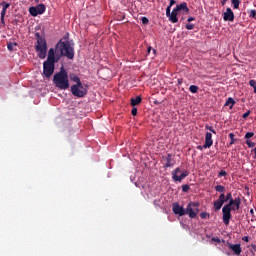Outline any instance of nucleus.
I'll use <instances>...</instances> for the list:
<instances>
[{
	"label": "nucleus",
	"instance_id": "34",
	"mask_svg": "<svg viewBox=\"0 0 256 256\" xmlns=\"http://www.w3.org/2000/svg\"><path fill=\"white\" fill-rule=\"evenodd\" d=\"M226 175H227V171L221 170V171L219 172V174H218V177H226Z\"/></svg>",
	"mask_w": 256,
	"mask_h": 256
},
{
	"label": "nucleus",
	"instance_id": "2",
	"mask_svg": "<svg viewBox=\"0 0 256 256\" xmlns=\"http://www.w3.org/2000/svg\"><path fill=\"white\" fill-rule=\"evenodd\" d=\"M223 201L224 203H227V201H229L222 208L223 223L224 225L229 226V223L231 222V217H232L231 211H239L241 209V198L236 197L235 199H233V194L229 192L226 194V196L224 194Z\"/></svg>",
	"mask_w": 256,
	"mask_h": 256
},
{
	"label": "nucleus",
	"instance_id": "33",
	"mask_svg": "<svg viewBox=\"0 0 256 256\" xmlns=\"http://www.w3.org/2000/svg\"><path fill=\"white\" fill-rule=\"evenodd\" d=\"M141 21H142L143 25H147V24L149 23V18H147V17H142V18H141Z\"/></svg>",
	"mask_w": 256,
	"mask_h": 256
},
{
	"label": "nucleus",
	"instance_id": "42",
	"mask_svg": "<svg viewBox=\"0 0 256 256\" xmlns=\"http://www.w3.org/2000/svg\"><path fill=\"white\" fill-rule=\"evenodd\" d=\"M175 3H177L175 0H170V3H169V7H172L173 5H175Z\"/></svg>",
	"mask_w": 256,
	"mask_h": 256
},
{
	"label": "nucleus",
	"instance_id": "21",
	"mask_svg": "<svg viewBox=\"0 0 256 256\" xmlns=\"http://www.w3.org/2000/svg\"><path fill=\"white\" fill-rule=\"evenodd\" d=\"M228 137H229V139L231 140V141H230V145H235V142L237 141V140L235 139V134H234V133H230V134L228 135Z\"/></svg>",
	"mask_w": 256,
	"mask_h": 256
},
{
	"label": "nucleus",
	"instance_id": "32",
	"mask_svg": "<svg viewBox=\"0 0 256 256\" xmlns=\"http://www.w3.org/2000/svg\"><path fill=\"white\" fill-rule=\"evenodd\" d=\"M186 29L188 31H191V30L195 29V24H186Z\"/></svg>",
	"mask_w": 256,
	"mask_h": 256
},
{
	"label": "nucleus",
	"instance_id": "8",
	"mask_svg": "<svg viewBox=\"0 0 256 256\" xmlns=\"http://www.w3.org/2000/svg\"><path fill=\"white\" fill-rule=\"evenodd\" d=\"M179 173H181V168L177 167L174 171H172V179L175 182L181 183L185 177L189 176V172L187 170L183 171L180 176Z\"/></svg>",
	"mask_w": 256,
	"mask_h": 256
},
{
	"label": "nucleus",
	"instance_id": "1",
	"mask_svg": "<svg viewBox=\"0 0 256 256\" xmlns=\"http://www.w3.org/2000/svg\"><path fill=\"white\" fill-rule=\"evenodd\" d=\"M54 50V57L61 61V57H66L67 59H75V44L69 40V34L64 35L55 48H50Z\"/></svg>",
	"mask_w": 256,
	"mask_h": 256
},
{
	"label": "nucleus",
	"instance_id": "18",
	"mask_svg": "<svg viewBox=\"0 0 256 256\" xmlns=\"http://www.w3.org/2000/svg\"><path fill=\"white\" fill-rule=\"evenodd\" d=\"M142 98L141 96H136L135 98H131V106L136 107V105L141 104Z\"/></svg>",
	"mask_w": 256,
	"mask_h": 256
},
{
	"label": "nucleus",
	"instance_id": "43",
	"mask_svg": "<svg viewBox=\"0 0 256 256\" xmlns=\"http://www.w3.org/2000/svg\"><path fill=\"white\" fill-rule=\"evenodd\" d=\"M187 21H188V23H191V21H195V17H189V18L187 19Z\"/></svg>",
	"mask_w": 256,
	"mask_h": 256
},
{
	"label": "nucleus",
	"instance_id": "41",
	"mask_svg": "<svg viewBox=\"0 0 256 256\" xmlns=\"http://www.w3.org/2000/svg\"><path fill=\"white\" fill-rule=\"evenodd\" d=\"M242 241H245V243H249V236H244L242 238Z\"/></svg>",
	"mask_w": 256,
	"mask_h": 256
},
{
	"label": "nucleus",
	"instance_id": "11",
	"mask_svg": "<svg viewBox=\"0 0 256 256\" xmlns=\"http://www.w3.org/2000/svg\"><path fill=\"white\" fill-rule=\"evenodd\" d=\"M228 248L234 253V255H241L243 252V249L241 248V244H232V243H227Z\"/></svg>",
	"mask_w": 256,
	"mask_h": 256
},
{
	"label": "nucleus",
	"instance_id": "45",
	"mask_svg": "<svg viewBox=\"0 0 256 256\" xmlns=\"http://www.w3.org/2000/svg\"><path fill=\"white\" fill-rule=\"evenodd\" d=\"M197 149H198L199 151H203V149H205V147L199 145V146H197Z\"/></svg>",
	"mask_w": 256,
	"mask_h": 256
},
{
	"label": "nucleus",
	"instance_id": "4",
	"mask_svg": "<svg viewBox=\"0 0 256 256\" xmlns=\"http://www.w3.org/2000/svg\"><path fill=\"white\" fill-rule=\"evenodd\" d=\"M55 63H59V58L55 57V50L49 49L47 60L43 62V73L42 77L46 79H51L55 73Z\"/></svg>",
	"mask_w": 256,
	"mask_h": 256
},
{
	"label": "nucleus",
	"instance_id": "17",
	"mask_svg": "<svg viewBox=\"0 0 256 256\" xmlns=\"http://www.w3.org/2000/svg\"><path fill=\"white\" fill-rule=\"evenodd\" d=\"M166 163L164 164L165 169L169 167H173L175 165V161H173V156L171 154H167V157L164 158Z\"/></svg>",
	"mask_w": 256,
	"mask_h": 256
},
{
	"label": "nucleus",
	"instance_id": "28",
	"mask_svg": "<svg viewBox=\"0 0 256 256\" xmlns=\"http://www.w3.org/2000/svg\"><path fill=\"white\" fill-rule=\"evenodd\" d=\"M189 189H191V187L187 184L182 185V191L183 193H187V191H189Z\"/></svg>",
	"mask_w": 256,
	"mask_h": 256
},
{
	"label": "nucleus",
	"instance_id": "22",
	"mask_svg": "<svg viewBox=\"0 0 256 256\" xmlns=\"http://www.w3.org/2000/svg\"><path fill=\"white\" fill-rule=\"evenodd\" d=\"M232 1V5L234 9H239V5H241V1L240 0H231Z\"/></svg>",
	"mask_w": 256,
	"mask_h": 256
},
{
	"label": "nucleus",
	"instance_id": "10",
	"mask_svg": "<svg viewBox=\"0 0 256 256\" xmlns=\"http://www.w3.org/2000/svg\"><path fill=\"white\" fill-rule=\"evenodd\" d=\"M172 211L175 215H179L180 217H183V215H186V209L183 208V206H180L179 203L175 202L172 205Z\"/></svg>",
	"mask_w": 256,
	"mask_h": 256
},
{
	"label": "nucleus",
	"instance_id": "36",
	"mask_svg": "<svg viewBox=\"0 0 256 256\" xmlns=\"http://www.w3.org/2000/svg\"><path fill=\"white\" fill-rule=\"evenodd\" d=\"M249 85H250V87H253V89H255V87H256V81H255V80H250V81H249Z\"/></svg>",
	"mask_w": 256,
	"mask_h": 256
},
{
	"label": "nucleus",
	"instance_id": "12",
	"mask_svg": "<svg viewBox=\"0 0 256 256\" xmlns=\"http://www.w3.org/2000/svg\"><path fill=\"white\" fill-rule=\"evenodd\" d=\"M224 21H235V13H233V10L231 8H227L226 11L223 14Z\"/></svg>",
	"mask_w": 256,
	"mask_h": 256
},
{
	"label": "nucleus",
	"instance_id": "46",
	"mask_svg": "<svg viewBox=\"0 0 256 256\" xmlns=\"http://www.w3.org/2000/svg\"><path fill=\"white\" fill-rule=\"evenodd\" d=\"M250 213L252 214V217H255V211L253 209L250 210Z\"/></svg>",
	"mask_w": 256,
	"mask_h": 256
},
{
	"label": "nucleus",
	"instance_id": "7",
	"mask_svg": "<svg viewBox=\"0 0 256 256\" xmlns=\"http://www.w3.org/2000/svg\"><path fill=\"white\" fill-rule=\"evenodd\" d=\"M199 202H190L186 207V215L190 217V219H195L197 215H199Z\"/></svg>",
	"mask_w": 256,
	"mask_h": 256
},
{
	"label": "nucleus",
	"instance_id": "44",
	"mask_svg": "<svg viewBox=\"0 0 256 256\" xmlns=\"http://www.w3.org/2000/svg\"><path fill=\"white\" fill-rule=\"evenodd\" d=\"M152 47L151 46H149L148 48H147V53H148V55L151 53V51H152Z\"/></svg>",
	"mask_w": 256,
	"mask_h": 256
},
{
	"label": "nucleus",
	"instance_id": "38",
	"mask_svg": "<svg viewBox=\"0 0 256 256\" xmlns=\"http://www.w3.org/2000/svg\"><path fill=\"white\" fill-rule=\"evenodd\" d=\"M131 114L133 115V117H135V115H137V108L136 107L132 108Z\"/></svg>",
	"mask_w": 256,
	"mask_h": 256
},
{
	"label": "nucleus",
	"instance_id": "30",
	"mask_svg": "<svg viewBox=\"0 0 256 256\" xmlns=\"http://www.w3.org/2000/svg\"><path fill=\"white\" fill-rule=\"evenodd\" d=\"M255 136V133H253V132H247L246 134H245V139H251V137H254Z\"/></svg>",
	"mask_w": 256,
	"mask_h": 256
},
{
	"label": "nucleus",
	"instance_id": "51",
	"mask_svg": "<svg viewBox=\"0 0 256 256\" xmlns=\"http://www.w3.org/2000/svg\"><path fill=\"white\" fill-rule=\"evenodd\" d=\"M254 93H256V87L254 88Z\"/></svg>",
	"mask_w": 256,
	"mask_h": 256
},
{
	"label": "nucleus",
	"instance_id": "27",
	"mask_svg": "<svg viewBox=\"0 0 256 256\" xmlns=\"http://www.w3.org/2000/svg\"><path fill=\"white\" fill-rule=\"evenodd\" d=\"M200 217L201 219H209L210 215L207 212H202L200 213Z\"/></svg>",
	"mask_w": 256,
	"mask_h": 256
},
{
	"label": "nucleus",
	"instance_id": "40",
	"mask_svg": "<svg viewBox=\"0 0 256 256\" xmlns=\"http://www.w3.org/2000/svg\"><path fill=\"white\" fill-rule=\"evenodd\" d=\"M212 241H214L215 243H221V239H219V237L212 238Z\"/></svg>",
	"mask_w": 256,
	"mask_h": 256
},
{
	"label": "nucleus",
	"instance_id": "14",
	"mask_svg": "<svg viewBox=\"0 0 256 256\" xmlns=\"http://www.w3.org/2000/svg\"><path fill=\"white\" fill-rule=\"evenodd\" d=\"M223 199H225V194L224 193L220 194L217 201L214 202L215 211H220L221 207H223V204L225 203V200H223Z\"/></svg>",
	"mask_w": 256,
	"mask_h": 256
},
{
	"label": "nucleus",
	"instance_id": "26",
	"mask_svg": "<svg viewBox=\"0 0 256 256\" xmlns=\"http://www.w3.org/2000/svg\"><path fill=\"white\" fill-rule=\"evenodd\" d=\"M248 15H249V17H251L252 19H256V11H255V10H249V11H248Z\"/></svg>",
	"mask_w": 256,
	"mask_h": 256
},
{
	"label": "nucleus",
	"instance_id": "49",
	"mask_svg": "<svg viewBox=\"0 0 256 256\" xmlns=\"http://www.w3.org/2000/svg\"><path fill=\"white\" fill-rule=\"evenodd\" d=\"M78 91H83V88H81V87H78Z\"/></svg>",
	"mask_w": 256,
	"mask_h": 256
},
{
	"label": "nucleus",
	"instance_id": "19",
	"mask_svg": "<svg viewBox=\"0 0 256 256\" xmlns=\"http://www.w3.org/2000/svg\"><path fill=\"white\" fill-rule=\"evenodd\" d=\"M230 105V109H233V106L235 105V100L231 97H229L225 103V107H229Z\"/></svg>",
	"mask_w": 256,
	"mask_h": 256
},
{
	"label": "nucleus",
	"instance_id": "15",
	"mask_svg": "<svg viewBox=\"0 0 256 256\" xmlns=\"http://www.w3.org/2000/svg\"><path fill=\"white\" fill-rule=\"evenodd\" d=\"M178 13L179 12L174 8L172 12H170V15L167 16L171 23H179V18H177Z\"/></svg>",
	"mask_w": 256,
	"mask_h": 256
},
{
	"label": "nucleus",
	"instance_id": "39",
	"mask_svg": "<svg viewBox=\"0 0 256 256\" xmlns=\"http://www.w3.org/2000/svg\"><path fill=\"white\" fill-rule=\"evenodd\" d=\"M205 129H206V131H210V132H212L214 129H213V126H209V125H205Z\"/></svg>",
	"mask_w": 256,
	"mask_h": 256
},
{
	"label": "nucleus",
	"instance_id": "13",
	"mask_svg": "<svg viewBox=\"0 0 256 256\" xmlns=\"http://www.w3.org/2000/svg\"><path fill=\"white\" fill-rule=\"evenodd\" d=\"M213 146V134L211 132H206L205 134V144L203 145L204 149H209Z\"/></svg>",
	"mask_w": 256,
	"mask_h": 256
},
{
	"label": "nucleus",
	"instance_id": "37",
	"mask_svg": "<svg viewBox=\"0 0 256 256\" xmlns=\"http://www.w3.org/2000/svg\"><path fill=\"white\" fill-rule=\"evenodd\" d=\"M169 15H171V6H168L166 8V17H168Z\"/></svg>",
	"mask_w": 256,
	"mask_h": 256
},
{
	"label": "nucleus",
	"instance_id": "16",
	"mask_svg": "<svg viewBox=\"0 0 256 256\" xmlns=\"http://www.w3.org/2000/svg\"><path fill=\"white\" fill-rule=\"evenodd\" d=\"M174 9L178 13H179V11H184V13H189V7L187 6V2H182L180 4H177Z\"/></svg>",
	"mask_w": 256,
	"mask_h": 256
},
{
	"label": "nucleus",
	"instance_id": "52",
	"mask_svg": "<svg viewBox=\"0 0 256 256\" xmlns=\"http://www.w3.org/2000/svg\"><path fill=\"white\" fill-rule=\"evenodd\" d=\"M178 83H179V84H181V81H180V80H178Z\"/></svg>",
	"mask_w": 256,
	"mask_h": 256
},
{
	"label": "nucleus",
	"instance_id": "5",
	"mask_svg": "<svg viewBox=\"0 0 256 256\" xmlns=\"http://www.w3.org/2000/svg\"><path fill=\"white\" fill-rule=\"evenodd\" d=\"M69 79L73 81V83H76L71 86L70 91L74 97H85L87 95V89L84 88L83 83L81 82V78L77 76V74H70Z\"/></svg>",
	"mask_w": 256,
	"mask_h": 256
},
{
	"label": "nucleus",
	"instance_id": "31",
	"mask_svg": "<svg viewBox=\"0 0 256 256\" xmlns=\"http://www.w3.org/2000/svg\"><path fill=\"white\" fill-rule=\"evenodd\" d=\"M246 145H248V147L253 148L255 147V142H252L251 140H246Z\"/></svg>",
	"mask_w": 256,
	"mask_h": 256
},
{
	"label": "nucleus",
	"instance_id": "47",
	"mask_svg": "<svg viewBox=\"0 0 256 256\" xmlns=\"http://www.w3.org/2000/svg\"><path fill=\"white\" fill-rule=\"evenodd\" d=\"M225 3H227V0H222L221 1V5H225Z\"/></svg>",
	"mask_w": 256,
	"mask_h": 256
},
{
	"label": "nucleus",
	"instance_id": "25",
	"mask_svg": "<svg viewBox=\"0 0 256 256\" xmlns=\"http://www.w3.org/2000/svg\"><path fill=\"white\" fill-rule=\"evenodd\" d=\"M13 47H17V42L7 44L8 51H13Z\"/></svg>",
	"mask_w": 256,
	"mask_h": 256
},
{
	"label": "nucleus",
	"instance_id": "20",
	"mask_svg": "<svg viewBox=\"0 0 256 256\" xmlns=\"http://www.w3.org/2000/svg\"><path fill=\"white\" fill-rule=\"evenodd\" d=\"M215 191H217V193H225V188L223 185H217L215 186Z\"/></svg>",
	"mask_w": 256,
	"mask_h": 256
},
{
	"label": "nucleus",
	"instance_id": "9",
	"mask_svg": "<svg viewBox=\"0 0 256 256\" xmlns=\"http://www.w3.org/2000/svg\"><path fill=\"white\" fill-rule=\"evenodd\" d=\"M45 4H39L36 7L32 6L29 8V13L32 17H37V15H43L45 13Z\"/></svg>",
	"mask_w": 256,
	"mask_h": 256
},
{
	"label": "nucleus",
	"instance_id": "29",
	"mask_svg": "<svg viewBox=\"0 0 256 256\" xmlns=\"http://www.w3.org/2000/svg\"><path fill=\"white\" fill-rule=\"evenodd\" d=\"M0 15H1V21L4 22L5 21V15H7V10H2Z\"/></svg>",
	"mask_w": 256,
	"mask_h": 256
},
{
	"label": "nucleus",
	"instance_id": "3",
	"mask_svg": "<svg viewBox=\"0 0 256 256\" xmlns=\"http://www.w3.org/2000/svg\"><path fill=\"white\" fill-rule=\"evenodd\" d=\"M53 85L60 91H67L71 84L69 82V73L65 70V67H61L59 72H56L53 76Z\"/></svg>",
	"mask_w": 256,
	"mask_h": 256
},
{
	"label": "nucleus",
	"instance_id": "35",
	"mask_svg": "<svg viewBox=\"0 0 256 256\" xmlns=\"http://www.w3.org/2000/svg\"><path fill=\"white\" fill-rule=\"evenodd\" d=\"M251 115V110H248L247 112H245L243 115H242V117L244 118V119H247V117H249Z\"/></svg>",
	"mask_w": 256,
	"mask_h": 256
},
{
	"label": "nucleus",
	"instance_id": "48",
	"mask_svg": "<svg viewBox=\"0 0 256 256\" xmlns=\"http://www.w3.org/2000/svg\"><path fill=\"white\" fill-rule=\"evenodd\" d=\"M211 133H213L214 135H217V131H215V129Z\"/></svg>",
	"mask_w": 256,
	"mask_h": 256
},
{
	"label": "nucleus",
	"instance_id": "6",
	"mask_svg": "<svg viewBox=\"0 0 256 256\" xmlns=\"http://www.w3.org/2000/svg\"><path fill=\"white\" fill-rule=\"evenodd\" d=\"M35 37L37 39V42L35 44V51L37 53V57H39V59H46L47 57V40H45L44 37H42V35L37 32L35 34Z\"/></svg>",
	"mask_w": 256,
	"mask_h": 256
},
{
	"label": "nucleus",
	"instance_id": "50",
	"mask_svg": "<svg viewBox=\"0 0 256 256\" xmlns=\"http://www.w3.org/2000/svg\"><path fill=\"white\" fill-rule=\"evenodd\" d=\"M153 53H154V55H155V53H157V50L154 49V50H153Z\"/></svg>",
	"mask_w": 256,
	"mask_h": 256
},
{
	"label": "nucleus",
	"instance_id": "23",
	"mask_svg": "<svg viewBox=\"0 0 256 256\" xmlns=\"http://www.w3.org/2000/svg\"><path fill=\"white\" fill-rule=\"evenodd\" d=\"M189 91L190 93H197V91H199V87L197 85H191L189 87Z\"/></svg>",
	"mask_w": 256,
	"mask_h": 256
},
{
	"label": "nucleus",
	"instance_id": "24",
	"mask_svg": "<svg viewBox=\"0 0 256 256\" xmlns=\"http://www.w3.org/2000/svg\"><path fill=\"white\" fill-rule=\"evenodd\" d=\"M0 5L3 6V8H2L3 11H7V9H9V7H11V4L7 3V2H1Z\"/></svg>",
	"mask_w": 256,
	"mask_h": 256
}]
</instances>
